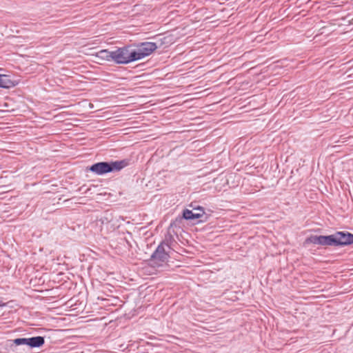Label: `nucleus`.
<instances>
[{"label": "nucleus", "mask_w": 353, "mask_h": 353, "mask_svg": "<svg viewBox=\"0 0 353 353\" xmlns=\"http://www.w3.org/2000/svg\"><path fill=\"white\" fill-rule=\"evenodd\" d=\"M129 159H127L115 161H101L88 167L87 170L97 175H104L108 173L121 170L129 165Z\"/></svg>", "instance_id": "f257e3e1"}, {"label": "nucleus", "mask_w": 353, "mask_h": 353, "mask_svg": "<svg viewBox=\"0 0 353 353\" xmlns=\"http://www.w3.org/2000/svg\"><path fill=\"white\" fill-rule=\"evenodd\" d=\"M135 61H137L136 52L130 46L114 50L113 61L117 64H127Z\"/></svg>", "instance_id": "f03ea898"}, {"label": "nucleus", "mask_w": 353, "mask_h": 353, "mask_svg": "<svg viewBox=\"0 0 353 353\" xmlns=\"http://www.w3.org/2000/svg\"><path fill=\"white\" fill-rule=\"evenodd\" d=\"M168 245L165 243H161L152 254L150 263L153 267H161L167 263L169 259V254L165 250Z\"/></svg>", "instance_id": "7ed1b4c3"}, {"label": "nucleus", "mask_w": 353, "mask_h": 353, "mask_svg": "<svg viewBox=\"0 0 353 353\" xmlns=\"http://www.w3.org/2000/svg\"><path fill=\"white\" fill-rule=\"evenodd\" d=\"M205 214L204 208L201 206L195 209V210H190V209H184L183 211L175 218L174 221H188L195 219L201 218Z\"/></svg>", "instance_id": "20e7f679"}, {"label": "nucleus", "mask_w": 353, "mask_h": 353, "mask_svg": "<svg viewBox=\"0 0 353 353\" xmlns=\"http://www.w3.org/2000/svg\"><path fill=\"white\" fill-rule=\"evenodd\" d=\"M157 48L154 42H143L140 43L137 49H134L137 61L151 54Z\"/></svg>", "instance_id": "39448f33"}, {"label": "nucleus", "mask_w": 353, "mask_h": 353, "mask_svg": "<svg viewBox=\"0 0 353 353\" xmlns=\"http://www.w3.org/2000/svg\"><path fill=\"white\" fill-rule=\"evenodd\" d=\"M307 241L313 244L324 246L335 245L334 234L328 236H312L307 239Z\"/></svg>", "instance_id": "423d86ee"}, {"label": "nucleus", "mask_w": 353, "mask_h": 353, "mask_svg": "<svg viewBox=\"0 0 353 353\" xmlns=\"http://www.w3.org/2000/svg\"><path fill=\"white\" fill-rule=\"evenodd\" d=\"M335 246L353 243V234L346 232H337L334 234Z\"/></svg>", "instance_id": "0eeeda50"}, {"label": "nucleus", "mask_w": 353, "mask_h": 353, "mask_svg": "<svg viewBox=\"0 0 353 353\" xmlns=\"http://www.w3.org/2000/svg\"><path fill=\"white\" fill-rule=\"evenodd\" d=\"M16 85L14 81L11 80L8 75L0 74V88H11Z\"/></svg>", "instance_id": "6e6552de"}, {"label": "nucleus", "mask_w": 353, "mask_h": 353, "mask_svg": "<svg viewBox=\"0 0 353 353\" xmlns=\"http://www.w3.org/2000/svg\"><path fill=\"white\" fill-rule=\"evenodd\" d=\"M114 50L109 51L108 50H101L97 53V57L101 60L112 61H113Z\"/></svg>", "instance_id": "1a4fd4ad"}, {"label": "nucleus", "mask_w": 353, "mask_h": 353, "mask_svg": "<svg viewBox=\"0 0 353 353\" xmlns=\"http://www.w3.org/2000/svg\"><path fill=\"white\" fill-rule=\"evenodd\" d=\"M44 343V339L42 336H35L28 339L27 345L32 347H40Z\"/></svg>", "instance_id": "9d476101"}, {"label": "nucleus", "mask_w": 353, "mask_h": 353, "mask_svg": "<svg viewBox=\"0 0 353 353\" xmlns=\"http://www.w3.org/2000/svg\"><path fill=\"white\" fill-rule=\"evenodd\" d=\"M14 343L17 345H27L28 339H26V338L16 339H14Z\"/></svg>", "instance_id": "9b49d317"}, {"label": "nucleus", "mask_w": 353, "mask_h": 353, "mask_svg": "<svg viewBox=\"0 0 353 353\" xmlns=\"http://www.w3.org/2000/svg\"><path fill=\"white\" fill-rule=\"evenodd\" d=\"M189 206H190V208H192L190 210H193V211L195 210V209L200 207V205H197L196 203H191Z\"/></svg>", "instance_id": "f8f14e48"}, {"label": "nucleus", "mask_w": 353, "mask_h": 353, "mask_svg": "<svg viewBox=\"0 0 353 353\" xmlns=\"http://www.w3.org/2000/svg\"><path fill=\"white\" fill-rule=\"evenodd\" d=\"M4 305V304L2 303V301H1V300H0V306H2V305Z\"/></svg>", "instance_id": "ddd939ff"}]
</instances>
